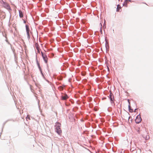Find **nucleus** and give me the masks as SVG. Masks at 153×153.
Segmentation results:
<instances>
[{
	"instance_id": "f257e3e1",
	"label": "nucleus",
	"mask_w": 153,
	"mask_h": 153,
	"mask_svg": "<svg viewBox=\"0 0 153 153\" xmlns=\"http://www.w3.org/2000/svg\"><path fill=\"white\" fill-rule=\"evenodd\" d=\"M61 126V124L59 123H56V131L57 133L59 134H60L62 133V131L61 130L60 127Z\"/></svg>"
},
{
	"instance_id": "f03ea898",
	"label": "nucleus",
	"mask_w": 153,
	"mask_h": 153,
	"mask_svg": "<svg viewBox=\"0 0 153 153\" xmlns=\"http://www.w3.org/2000/svg\"><path fill=\"white\" fill-rule=\"evenodd\" d=\"M42 56L44 60L46 63H47L48 62V58L46 54H44L42 52H41Z\"/></svg>"
},
{
	"instance_id": "7ed1b4c3",
	"label": "nucleus",
	"mask_w": 153,
	"mask_h": 153,
	"mask_svg": "<svg viewBox=\"0 0 153 153\" xmlns=\"http://www.w3.org/2000/svg\"><path fill=\"white\" fill-rule=\"evenodd\" d=\"M141 119L140 116L138 115L136 117L135 121L137 123H139L141 121Z\"/></svg>"
},
{
	"instance_id": "20e7f679",
	"label": "nucleus",
	"mask_w": 153,
	"mask_h": 153,
	"mask_svg": "<svg viewBox=\"0 0 153 153\" xmlns=\"http://www.w3.org/2000/svg\"><path fill=\"white\" fill-rule=\"evenodd\" d=\"M61 98L62 100H67L68 98V97L67 94H63L61 96Z\"/></svg>"
},
{
	"instance_id": "39448f33",
	"label": "nucleus",
	"mask_w": 153,
	"mask_h": 153,
	"mask_svg": "<svg viewBox=\"0 0 153 153\" xmlns=\"http://www.w3.org/2000/svg\"><path fill=\"white\" fill-rule=\"evenodd\" d=\"M26 28L27 32V34L28 37L30 36V33H29V27L27 25H26Z\"/></svg>"
},
{
	"instance_id": "423d86ee",
	"label": "nucleus",
	"mask_w": 153,
	"mask_h": 153,
	"mask_svg": "<svg viewBox=\"0 0 153 153\" xmlns=\"http://www.w3.org/2000/svg\"><path fill=\"white\" fill-rule=\"evenodd\" d=\"M112 95V94L111 93L109 95V96L111 103H113V100L114 99V97Z\"/></svg>"
},
{
	"instance_id": "0eeeda50",
	"label": "nucleus",
	"mask_w": 153,
	"mask_h": 153,
	"mask_svg": "<svg viewBox=\"0 0 153 153\" xmlns=\"http://www.w3.org/2000/svg\"><path fill=\"white\" fill-rule=\"evenodd\" d=\"M4 7L7 9L9 10L10 9L9 5L7 3H4Z\"/></svg>"
},
{
	"instance_id": "6e6552de",
	"label": "nucleus",
	"mask_w": 153,
	"mask_h": 153,
	"mask_svg": "<svg viewBox=\"0 0 153 153\" xmlns=\"http://www.w3.org/2000/svg\"><path fill=\"white\" fill-rule=\"evenodd\" d=\"M121 8V7L120 6V5L119 4L118 5H117V11H119V10Z\"/></svg>"
},
{
	"instance_id": "1a4fd4ad",
	"label": "nucleus",
	"mask_w": 153,
	"mask_h": 153,
	"mask_svg": "<svg viewBox=\"0 0 153 153\" xmlns=\"http://www.w3.org/2000/svg\"><path fill=\"white\" fill-rule=\"evenodd\" d=\"M19 16L20 17L22 18L23 17V15L22 12L21 10L19 11Z\"/></svg>"
},
{
	"instance_id": "9d476101",
	"label": "nucleus",
	"mask_w": 153,
	"mask_h": 153,
	"mask_svg": "<svg viewBox=\"0 0 153 153\" xmlns=\"http://www.w3.org/2000/svg\"><path fill=\"white\" fill-rule=\"evenodd\" d=\"M128 1L127 0H126L125 2H124V3L123 4V5L124 6H125L126 7H127V3Z\"/></svg>"
},
{
	"instance_id": "9b49d317",
	"label": "nucleus",
	"mask_w": 153,
	"mask_h": 153,
	"mask_svg": "<svg viewBox=\"0 0 153 153\" xmlns=\"http://www.w3.org/2000/svg\"><path fill=\"white\" fill-rule=\"evenodd\" d=\"M37 65L39 67V69L40 70H41V67H40V66L39 63V62H38V61H37Z\"/></svg>"
},
{
	"instance_id": "f8f14e48",
	"label": "nucleus",
	"mask_w": 153,
	"mask_h": 153,
	"mask_svg": "<svg viewBox=\"0 0 153 153\" xmlns=\"http://www.w3.org/2000/svg\"><path fill=\"white\" fill-rule=\"evenodd\" d=\"M26 119H29V120H30V117L29 116V115H27V117H26Z\"/></svg>"
},
{
	"instance_id": "ddd939ff",
	"label": "nucleus",
	"mask_w": 153,
	"mask_h": 153,
	"mask_svg": "<svg viewBox=\"0 0 153 153\" xmlns=\"http://www.w3.org/2000/svg\"><path fill=\"white\" fill-rule=\"evenodd\" d=\"M36 48L38 50H39V48L38 47V46L37 45V46H36Z\"/></svg>"
},
{
	"instance_id": "4468645a",
	"label": "nucleus",
	"mask_w": 153,
	"mask_h": 153,
	"mask_svg": "<svg viewBox=\"0 0 153 153\" xmlns=\"http://www.w3.org/2000/svg\"><path fill=\"white\" fill-rule=\"evenodd\" d=\"M129 111H130V112H132V111H133V110H131H131L130 109V110H129Z\"/></svg>"
},
{
	"instance_id": "2eb2a0df",
	"label": "nucleus",
	"mask_w": 153,
	"mask_h": 153,
	"mask_svg": "<svg viewBox=\"0 0 153 153\" xmlns=\"http://www.w3.org/2000/svg\"><path fill=\"white\" fill-rule=\"evenodd\" d=\"M5 15L4 16V18H5Z\"/></svg>"
},
{
	"instance_id": "dca6fc26",
	"label": "nucleus",
	"mask_w": 153,
	"mask_h": 153,
	"mask_svg": "<svg viewBox=\"0 0 153 153\" xmlns=\"http://www.w3.org/2000/svg\"><path fill=\"white\" fill-rule=\"evenodd\" d=\"M119 0V1L120 0Z\"/></svg>"
}]
</instances>
